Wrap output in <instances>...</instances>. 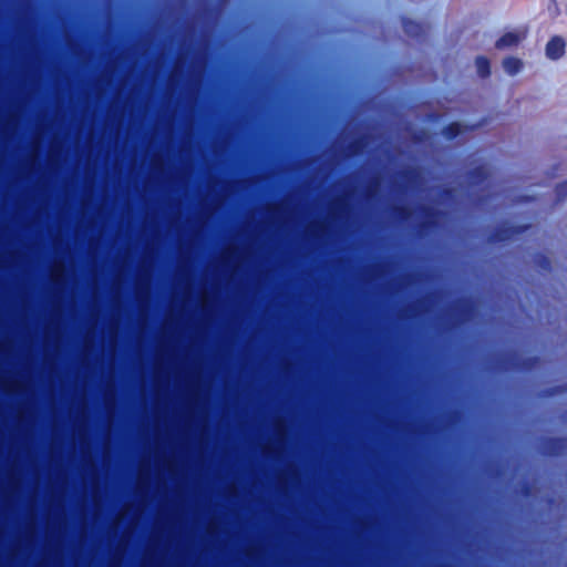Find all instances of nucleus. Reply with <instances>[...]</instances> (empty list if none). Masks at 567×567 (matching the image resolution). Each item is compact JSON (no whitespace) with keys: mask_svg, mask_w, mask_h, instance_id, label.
I'll return each mask as SVG.
<instances>
[{"mask_svg":"<svg viewBox=\"0 0 567 567\" xmlns=\"http://www.w3.org/2000/svg\"><path fill=\"white\" fill-rule=\"evenodd\" d=\"M525 33L523 31H514L504 34L496 43L497 48H509L516 45L523 38Z\"/></svg>","mask_w":567,"mask_h":567,"instance_id":"1","label":"nucleus"},{"mask_svg":"<svg viewBox=\"0 0 567 567\" xmlns=\"http://www.w3.org/2000/svg\"><path fill=\"white\" fill-rule=\"evenodd\" d=\"M520 65H522V64H520V61H519V60H517V59H512V58L506 59V60H504V62H503L504 70H505L508 74H511V75H513V74H515L516 72H518V70L520 69Z\"/></svg>","mask_w":567,"mask_h":567,"instance_id":"3","label":"nucleus"},{"mask_svg":"<svg viewBox=\"0 0 567 567\" xmlns=\"http://www.w3.org/2000/svg\"><path fill=\"white\" fill-rule=\"evenodd\" d=\"M565 43L560 38L551 39L546 47V54L550 59H558L564 53Z\"/></svg>","mask_w":567,"mask_h":567,"instance_id":"2","label":"nucleus"},{"mask_svg":"<svg viewBox=\"0 0 567 567\" xmlns=\"http://www.w3.org/2000/svg\"><path fill=\"white\" fill-rule=\"evenodd\" d=\"M476 68H477V72L481 76H486L488 75L489 73V63L486 59L484 58H478L476 60Z\"/></svg>","mask_w":567,"mask_h":567,"instance_id":"4","label":"nucleus"}]
</instances>
